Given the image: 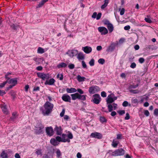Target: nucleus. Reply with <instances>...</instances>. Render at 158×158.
<instances>
[{
	"label": "nucleus",
	"mask_w": 158,
	"mask_h": 158,
	"mask_svg": "<svg viewBox=\"0 0 158 158\" xmlns=\"http://www.w3.org/2000/svg\"><path fill=\"white\" fill-rule=\"evenodd\" d=\"M45 109V111H43L42 113L44 115H48L52 111L54 105L48 101H47L44 105Z\"/></svg>",
	"instance_id": "1"
},
{
	"label": "nucleus",
	"mask_w": 158,
	"mask_h": 158,
	"mask_svg": "<svg viewBox=\"0 0 158 158\" xmlns=\"http://www.w3.org/2000/svg\"><path fill=\"white\" fill-rule=\"evenodd\" d=\"M44 128V126L41 123H40L36 125L35 126V134L37 135L43 134L44 132L43 131Z\"/></svg>",
	"instance_id": "2"
},
{
	"label": "nucleus",
	"mask_w": 158,
	"mask_h": 158,
	"mask_svg": "<svg viewBox=\"0 0 158 158\" xmlns=\"http://www.w3.org/2000/svg\"><path fill=\"white\" fill-rule=\"evenodd\" d=\"M125 154V150L122 148L116 150L111 155L113 156H122Z\"/></svg>",
	"instance_id": "3"
},
{
	"label": "nucleus",
	"mask_w": 158,
	"mask_h": 158,
	"mask_svg": "<svg viewBox=\"0 0 158 158\" xmlns=\"http://www.w3.org/2000/svg\"><path fill=\"white\" fill-rule=\"evenodd\" d=\"M37 75L38 77L41 79L43 81L48 80L50 78L49 74L47 73L39 72L37 73Z\"/></svg>",
	"instance_id": "4"
},
{
	"label": "nucleus",
	"mask_w": 158,
	"mask_h": 158,
	"mask_svg": "<svg viewBox=\"0 0 158 158\" xmlns=\"http://www.w3.org/2000/svg\"><path fill=\"white\" fill-rule=\"evenodd\" d=\"M93 99L91 101L95 104H99L101 100V98L100 95L98 94H96L93 95Z\"/></svg>",
	"instance_id": "5"
},
{
	"label": "nucleus",
	"mask_w": 158,
	"mask_h": 158,
	"mask_svg": "<svg viewBox=\"0 0 158 158\" xmlns=\"http://www.w3.org/2000/svg\"><path fill=\"white\" fill-rule=\"evenodd\" d=\"M100 90L99 87L96 85L92 86L89 88V92L91 94L97 93Z\"/></svg>",
	"instance_id": "6"
},
{
	"label": "nucleus",
	"mask_w": 158,
	"mask_h": 158,
	"mask_svg": "<svg viewBox=\"0 0 158 158\" xmlns=\"http://www.w3.org/2000/svg\"><path fill=\"white\" fill-rule=\"evenodd\" d=\"M66 54L68 55L70 57H73L77 55L78 51L77 50L75 49L69 50L66 53Z\"/></svg>",
	"instance_id": "7"
},
{
	"label": "nucleus",
	"mask_w": 158,
	"mask_h": 158,
	"mask_svg": "<svg viewBox=\"0 0 158 158\" xmlns=\"http://www.w3.org/2000/svg\"><path fill=\"white\" fill-rule=\"evenodd\" d=\"M54 131L56 132L57 135H60L62 133L63 130L61 126H58L56 125L54 129Z\"/></svg>",
	"instance_id": "8"
},
{
	"label": "nucleus",
	"mask_w": 158,
	"mask_h": 158,
	"mask_svg": "<svg viewBox=\"0 0 158 158\" xmlns=\"http://www.w3.org/2000/svg\"><path fill=\"white\" fill-rule=\"evenodd\" d=\"M117 44L118 43H115L114 42L112 43L107 48L106 51L108 52L113 51Z\"/></svg>",
	"instance_id": "9"
},
{
	"label": "nucleus",
	"mask_w": 158,
	"mask_h": 158,
	"mask_svg": "<svg viewBox=\"0 0 158 158\" xmlns=\"http://www.w3.org/2000/svg\"><path fill=\"white\" fill-rule=\"evenodd\" d=\"M46 132L47 135L49 136H52L54 134V130L52 127H46Z\"/></svg>",
	"instance_id": "10"
},
{
	"label": "nucleus",
	"mask_w": 158,
	"mask_h": 158,
	"mask_svg": "<svg viewBox=\"0 0 158 158\" xmlns=\"http://www.w3.org/2000/svg\"><path fill=\"white\" fill-rule=\"evenodd\" d=\"M98 30L102 35H105L108 33V30L104 27H98Z\"/></svg>",
	"instance_id": "11"
},
{
	"label": "nucleus",
	"mask_w": 158,
	"mask_h": 158,
	"mask_svg": "<svg viewBox=\"0 0 158 158\" xmlns=\"http://www.w3.org/2000/svg\"><path fill=\"white\" fill-rule=\"evenodd\" d=\"M90 136L93 138L98 139H101L102 137V135L101 133L97 132L91 133Z\"/></svg>",
	"instance_id": "12"
},
{
	"label": "nucleus",
	"mask_w": 158,
	"mask_h": 158,
	"mask_svg": "<svg viewBox=\"0 0 158 158\" xmlns=\"http://www.w3.org/2000/svg\"><path fill=\"white\" fill-rule=\"evenodd\" d=\"M117 105L116 103H113L112 105L109 104L107 106L109 112H111L113 110V108L114 110H115L117 108Z\"/></svg>",
	"instance_id": "13"
},
{
	"label": "nucleus",
	"mask_w": 158,
	"mask_h": 158,
	"mask_svg": "<svg viewBox=\"0 0 158 158\" xmlns=\"http://www.w3.org/2000/svg\"><path fill=\"white\" fill-rule=\"evenodd\" d=\"M61 98L64 101L71 102V98L69 95L64 94L62 95Z\"/></svg>",
	"instance_id": "14"
},
{
	"label": "nucleus",
	"mask_w": 158,
	"mask_h": 158,
	"mask_svg": "<svg viewBox=\"0 0 158 158\" xmlns=\"http://www.w3.org/2000/svg\"><path fill=\"white\" fill-rule=\"evenodd\" d=\"M82 49L85 53L87 54L90 53L92 51V48L88 46L83 47Z\"/></svg>",
	"instance_id": "15"
},
{
	"label": "nucleus",
	"mask_w": 158,
	"mask_h": 158,
	"mask_svg": "<svg viewBox=\"0 0 158 158\" xmlns=\"http://www.w3.org/2000/svg\"><path fill=\"white\" fill-rule=\"evenodd\" d=\"M55 80L53 78H51L49 81L47 80L46 81L44 82V84L45 85H53Z\"/></svg>",
	"instance_id": "16"
},
{
	"label": "nucleus",
	"mask_w": 158,
	"mask_h": 158,
	"mask_svg": "<svg viewBox=\"0 0 158 158\" xmlns=\"http://www.w3.org/2000/svg\"><path fill=\"white\" fill-rule=\"evenodd\" d=\"M9 84H12L15 86L17 84V80L16 78L10 79L8 82Z\"/></svg>",
	"instance_id": "17"
},
{
	"label": "nucleus",
	"mask_w": 158,
	"mask_h": 158,
	"mask_svg": "<svg viewBox=\"0 0 158 158\" xmlns=\"http://www.w3.org/2000/svg\"><path fill=\"white\" fill-rule=\"evenodd\" d=\"M18 117L17 113L16 112H13L12 114V116L10 118V121H14Z\"/></svg>",
	"instance_id": "18"
},
{
	"label": "nucleus",
	"mask_w": 158,
	"mask_h": 158,
	"mask_svg": "<svg viewBox=\"0 0 158 158\" xmlns=\"http://www.w3.org/2000/svg\"><path fill=\"white\" fill-rule=\"evenodd\" d=\"M79 94L77 93H75L74 94H72L71 95L72 97V99L73 100H74L77 99H79Z\"/></svg>",
	"instance_id": "19"
},
{
	"label": "nucleus",
	"mask_w": 158,
	"mask_h": 158,
	"mask_svg": "<svg viewBox=\"0 0 158 158\" xmlns=\"http://www.w3.org/2000/svg\"><path fill=\"white\" fill-rule=\"evenodd\" d=\"M110 95H109L107 98V99L106 100L107 104H111L114 101V100L112 98L110 97Z\"/></svg>",
	"instance_id": "20"
},
{
	"label": "nucleus",
	"mask_w": 158,
	"mask_h": 158,
	"mask_svg": "<svg viewBox=\"0 0 158 158\" xmlns=\"http://www.w3.org/2000/svg\"><path fill=\"white\" fill-rule=\"evenodd\" d=\"M66 90L68 93H74L77 92V89L73 88H68L66 89Z\"/></svg>",
	"instance_id": "21"
},
{
	"label": "nucleus",
	"mask_w": 158,
	"mask_h": 158,
	"mask_svg": "<svg viewBox=\"0 0 158 158\" xmlns=\"http://www.w3.org/2000/svg\"><path fill=\"white\" fill-rule=\"evenodd\" d=\"M51 143L54 146L57 145L58 144V142L55 139H52L50 140Z\"/></svg>",
	"instance_id": "22"
},
{
	"label": "nucleus",
	"mask_w": 158,
	"mask_h": 158,
	"mask_svg": "<svg viewBox=\"0 0 158 158\" xmlns=\"http://www.w3.org/2000/svg\"><path fill=\"white\" fill-rule=\"evenodd\" d=\"M107 27L110 33H111L113 31L114 27L112 24L111 23L107 26Z\"/></svg>",
	"instance_id": "23"
},
{
	"label": "nucleus",
	"mask_w": 158,
	"mask_h": 158,
	"mask_svg": "<svg viewBox=\"0 0 158 158\" xmlns=\"http://www.w3.org/2000/svg\"><path fill=\"white\" fill-rule=\"evenodd\" d=\"M67 66V64L64 62H62L59 63L57 66V67L60 69L61 68H65Z\"/></svg>",
	"instance_id": "24"
},
{
	"label": "nucleus",
	"mask_w": 158,
	"mask_h": 158,
	"mask_svg": "<svg viewBox=\"0 0 158 158\" xmlns=\"http://www.w3.org/2000/svg\"><path fill=\"white\" fill-rule=\"evenodd\" d=\"M48 0H42L41 2L39 3L38 6H37V8H40L46 2H48Z\"/></svg>",
	"instance_id": "25"
},
{
	"label": "nucleus",
	"mask_w": 158,
	"mask_h": 158,
	"mask_svg": "<svg viewBox=\"0 0 158 158\" xmlns=\"http://www.w3.org/2000/svg\"><path fill=\"white\" fill-rule=\"evenodd\" d=\"M0 156L2 158H8V155L4 151H2L0 154Z\"/></svg>",
	"instance_id": "26"
},
{
	"label": "nucleus",
	"mask_w": 158,
	"mask_h": 158,
	"mask_svg": "<svg viewBox=\"0 0 158 158\" xmlns=\"http://www.w3.org/2000/svg\"><path fill=\"white\" fill-rule=\"evenodd\" d=\"M119 143V141L118 140H115L114 139L112 141V145L114 148H116Z\"/></svg>",
	"instance_id": "27"
},
{
	"label": "nucleus",
	"mask_w": 158,
	"mask_h": 158,
	"mask_svg": "<svg viewBox=\"0 0 158 158\" xmlns=\"http://www.w3.org/2000/svg\"><path fill=\"white\" fill-rule=\"evenodd\" d=\"M104 2V4L101 6V8L102 9H104L107 6L109 2V0H105Z\"/></svg>",
	"instance_id": "28"
},
{
	"label": "nucleus",
	"mask_w": 158,
	"mask_h": 158,
	"mask_svg": "<svg viewBox=\"0 0 158 158\" xmlns=\"http://www.w3.org/2000/svg\"><path fill=\"white\" fill-rule=\"evenodd\" d=\"M77 56V58L79 60H83L84 58V56L82 52H80L78 53Z\"/></svg>",
	"instance_id": "29"
},
{
	"label": "nucleus",
	"mask_w": 158,
	"mask_h": 158,
	"mask_svg": "<svg viewBox=\"0 0 158 158\" xmlns=\"http://www.w3.org/2000/svg\"><path fill=\"white\" fill-rule=\"evenodd\" d=\"M85 78L84 77H82L78 75L77 76V80L79 82H82L85 81Z\"/></svg>",
	"instance_id": "30"
},
{
	"label": "nucleus",
	"mask_w": 158,
	"mask_h": 158,
	"mask_svg": "<svg viewBox=\"0 0 158 158\" xmlns=\"http://www.w3.org/2000/svg\"><path fill=\"white\" fill-rule=\"evenodd\" d=\"M18 25H16L13 23L10 25V27L11 28L15 31L17 30V28H18Z\"/></svg>",
	"instance_id": "31"
},
{
	"label": "nucleus",
	"mask_w": 158,
	"mask_h": 158,
	"mask_svg": "<svg viewBox=\"0 0 158 158\" xmlns=\"http://www.w3.org/2000/svg\"><path fill=\"white\" fill-rule=\"evenodd\" d=\"M45 52L44 50L42 48L39 47L37 49V52L39 53L42 54Z\"/></svg>",
	"instance_id": "32"
},
{
	"label": "nucleus",
	"mask_w": 158,
	"mask_h": 158,
	"mask_svg": "<svg viewBox=\"0 0 158 158\" xmlns=\"http://www.w3.org/2000/svg\"><path fill=\"white\" fill-rule=\"evenodd\" d=\"M2 110L3 113L6 114H7L8 113V110L6 107L5 106H3L2 107Z\"/></svg>",
	"instance_id": "33"
},
{
	"label": "nucleus",
	"mask_w": 158,
	"mask_h": 158,
	"mask_svg": "<svg viewBox=\"0 0 158 158\" xmlns=\"http://www.w3.org/2000/svg\"><path fill=\"white\" fill-rule=\"evenodd\" d=\"M100 121L102 123H103L104 122L106 123L107 122L106 118L105 117L103 116L100 117Z\"/></svg>",
	"instance_id": "34"
},
{
	"label": "nucleus",
	"mask_w": 158,
	"mask_h": 158,
	"mask_svg": "<svg viewBox=\"0 0 158 158\" xmlns=\"http://www.w3.org/2000/svg\"><path fill=\"white\" fill-rule=\"evenodd\" d=\"M86 96L85 95H81L79 94V99L85 101L86 100Z\"/></svg>",
	"instance_id": "35"
},
{
	"label": "nucleus",
	"mask_w": 158,
	"mask_h": 158,
	"mask_svg": "<svg viewBox=\"0 0 158 158\" xmlns=\"http://www.w3.org/2000/svg\"><path fill=\"white\" fill-rule=\"evenodd\" d=\"M131 102L134 104H138L139 102L136 98H132L131 100Z\"/></svg>",
	"instance_id": "36"
},
{
	"label": "nucleus",
	"mask_w": 158,
	"mask_h": 158,
	"mask_svg": "<svg viewBox=\"0 0 158 158\" xmlns=\"http://www.w3.org/2000/svg\"><path fill=\"white\" fill-rule=\"evenodd\" d=\"M56 157L57 158H59L61 155V152L59 149L57 150L56 152Z\"/></svg>",
	"instance_id": "37"
},
{
	"label": "nucleus",
	"mask_w": 158,
	"mask_h": 158,
	"mask_svg": "<svg viewBox=\"0 0 158 158\" xmlns=\"http://www.w3.org/2000/svg\"><path fill=\"white\" fill-rule=\"evenodd\" d=\"M56 77L57 78H59L60 80L61 81L63 79V75L62 74H58Z\"/></svg>",
	"instance_id": "38"
},
{
	"label": "nucleus",
	"mask_w": 158,
	"mask_h": 158,
	"mask_svg": "<svg viewBox=\"0 0 158 158\" xmlns=\"http://www.w3.org/2000/svg\"><path fill=\"white\" fill-rule=\"evenodd\" d=\"M122 105L124 107H126L128 105L130 106H131V104H129L128 105V102L127 101H124L122 104Z\"/></svg>",
	"instance_id": "39"
},
{
	"label": "nucleus",
	"mask_w": 158,
	"mask_h": 158,
	"mask_svg": "<svg viewBox=\"0 0 158 158\" xmlns=\"http://www.w3.org/2000/svg\"><path fill=\"white\" fill-rule=\"evenodd\" d=\"M98 61L99 64H103L105 63V60L104 59L100 58L98 60Z\"/></svg>",
	"instance_id": "40"
},
{
	"label": "nucleus",
	"mask_w": 158,
	"mask_h": 158,
	"mask_svg": "<svg viewBox=\"0 0 158 158\" xmlns=\"http://www.w3.org/2000/svg\"><path fill=\"white\" fill-rule=\"evenodd\" d=\"M94 60L93 59L91 60L89 62V64L90 66H93L94 65Z\"/></svg>",
	"instance_id": "41"
},
{
	"label": "nucleus",
	"mask_w": 158,
	"mask_h": 158,
	"mask_svg": "<svg viewBox=\"0 0 158 158\" xmlns=\"http://www.w3.org/2000/svg\"><path fill=\"white\" fill-rule=\"evenodd\" d=\"M35 153L37 155H42V150L41 149H37Z\"/></svg>",
	"instance_id": "42"
},
{
	"label": "nucleus",
	"mask_w": 158,
	"mask_h": 158,
	"mask_svg": "<svg viewBox=\"0 0 158 158\" xmlns=\"http://www.w3.org/2000/svg\"><path fill=\"white\" fill-rule=\"evenodd\" d=\"M6 83H7V81H4L2 83H0V89H2L4 87Z\"/></svg>",
	"instance_id": "43"
},
{
	"label": "nucleus",
	"mask_w": 158,
	"mask_h": 158,
	"mask_svg": "<svg viewBox=\"0 0 158 158\" xmlns=\"http://www.w3.org/2000/svg\"><path fill=\"white\" fill-rule=\"evenodd\" d=\"M103 23L105 25H106L108 26L109 24H110V23L109 21L107 19H106L103 21Z\"/></svg>",
	"instance_id": "44"
},
{
	"label": "nucleus",
	"mask_w": 158,
	"mask_h": 158,
	"mask_svg": "<svg viewBox=\"0 0 158 158\" xmlns=\"http://www.w3.org/2000/svg\"><path fill=\"white\" fill-rule=\"evenodd\" d=\"M145 21L147 23H151L152 22L151 20L148 18H145L144 19Z\"/></svg>",
	"instance_id": "45"
},
{
	"label": "nucleus",
	"mask_w": 158,
	"mask_h": 158,
	"mask_svg": "<svg viewBox=\"0 0 158 158\" xmlns=\"http://www.w3.org/2000/svg\"><path fill=\"white\" fill-rule=\"evenodd\" d=\"M67 137L69 139H72L73 138V136L71 133L69 132V134L67 135Z\"/></svg>",
	"instance_id": "46"
},
{
	"label": "nucleus",
	"mask_w": 158,
	"mask_h": 158,
	"mask_svg": "<svg viewBox=\"0 0 158 158\" xmlns=\"http://www.w3.org/2000/svg\"><path fill=\"white\" fill-rule=\"evenodd\" d=\"M145 61V60L144 58L143 57H140L139 59V62L141 63H143Z\"/></svg>",
	"instance_id": "47"
},
{
	"label": "nucleus",
	"mask_w": 158,
	"mask_h": 158,
	"mask_svg": "<svg viewBox=\"0 0 158 158\" xmlns=\"http://www.w3.org/2000/svg\"><path fill=\"white\" fill-rule=\"evenodd\" d=\"M65 112V110L64 108L62 109L61 112L60 114V116L61 117H62L64 116Z\"/></svg>",
	"instance_id": "48"
},
{
	"label": "nucleus",
	"mask_w": 158,
	"mask_h": 158,
	"mask_svg": "<svg viewBox=\"0 0 158 158\" xmlns=\"http://www.w3.org/2000/svg\"><path fill=\"white\" fill-rule=\"evenodd\" d=\"M130 92L134 94H138L139 93V91L138 90H130Z\"/></svg>",
	"instance_id": "49"
},
{
	"label": "nucleus",
	"mask_w": 158,
	"mask_h": 158,
	"mask_svg": "<svg viewBox=\"0 0 158 158\" xmlns=\"http://www.w3.org/2000/svg\"><path fill=\"white\" fill-rule=\"evenodd\" d=\"M75 65L73 64H71L68 65V67L70 69H73L74 68Z\"/></svg>",
	"instance_id": "50"
},
{
	"label": "nucleus",
	"mask_w": 158,
	"mask_h": 158,
	"mask_svg": "<svg viewBox=\"0 0 158 158\" xmlns=\"http://www.w3.org/2000/svg\"><path fill=\"white\" fill-rule=\"evenodd\" d=\"M101 96L103 98H105L106 96V94L105 91H102L101 93Z\"/></svg>",
	"instance_id": "51"
},
{
	"label": "nucleus",
	"mask_w": 158,
	"mask_h": 158,
	"mask_svg": "<svg viewBox=\"0 0 158 158\" xmlns=\"http://www.w3.org/2000/svg\"><path fill=\"white\" fill-rule=\"evenodd\" d=\"M154 114L156 116H158V109L156 108L154 110Z\"/></svg>",
	"instance_id": "52"
},
{
	"label": "nucleus",
	"mask_w": 158,
	"mask_h": 158,
	"mask_svg": "<svg viewBox=\"0 0 158 158\" xmlns=\"http://www.w3.org/2000/svg\"><path fill=\"white\" fill-rule=\"evenodd\" d=\"M118 112L120 115H122L125 113V111L124 110H119Z\"/></svg>",
	"instance_id": "53"
},
{
	"label": "nucleus",
	"mask_w": 158,
	"mask_h": 158,
	"mask_svg": "<svg viewBox=\"0 0 158 158\" xmlns=\"http://www.w3.org/2000/svg\"><path fill=\"white\" fill-rule=\"evenodd\" d=\"M102 15V13H99L98 14H97V15L96 17V19L99 20L101 18V16Z\"/></svg>",
	"instance_id": "54"
},
{
	"label": "nucleus",
	"mask_w": 158,
	"mask_h": 158,
	"mask_svg": "<svg viewBox=\"0 0 158 158\" xmlns=\"http://www.w3.org/2000/svg\"><path fill=\"white\" fill-rule=\"evenodd\" d=\"M136 64L135 62H133L131 64L130 66L131 68L134 69L136 67Z\"/></svg>",
	"instance_id": "55"
},
{
	"label": "nucleus",
	"mask_w": 158,
	"mask_h": 158,
	"mask_svg": "<svg viewBox=\"0 0 158 158\" xmlns=\"http://www.w3.org/2000/svg\"><path fill=\"white\" fill-rule=\"evenodd\" d=\"M77 91L80 94H82L84 93V92L80 89H78L77 90Z\"/></svg>",
	"instance_id": "56"
},
{
	"label": "nucleus",
	"mask_w": 158,
	"mask_h": 158,
	"mask_svg": "<svg viewBox=\"0 0 158 158\" xmlns=\"http://www.w3.org/2000/svg\"><path fill=\"white\" fill-rule=\"evenodd\" d=\"M81 63H82V67L84 68H86V67H87L86 64L85 62L84 61H83V60L81 62Z\"/></svg>",
	"instance_id": "57"
},
{
	"label": "nucleus",
	"mask_w": 158,
	"mask_h": 158,
	"mask_svg": "<svg viewBox=\"0 0 158 158\" xmlns=\"http://www.w3.org/2000/svg\"><path fill=\"white\" fill-rule=\"evenodd\" d=\"M40 87L39 86L34 87L33 91H40Z\"/></svg>",
	"instance_id": "58"
},
{
	"label": "nucleus",
	"mask_w": 158,
	"mask_h": 158,
	"mask_svg": "<svg viewBox=\"0 0 158 158\" xmlns=\"http://www.w3.org/2000/svg\"><path fill=\"white\" fill-rule=\"evenodd\" d=\"M61 139H62L59 136H57L56 137V140L57 141H58L59 142H60L61 141Z\"/></svg>",
	"instance_id": "59"
},
{
	"label": "nucleus",
	"mask_w": 158,
	"mask_h": 158,
	"mask_svg": "<svg viewBox=\"0 0 158 158\" xmlns=\"http://www.w3.org/2000/svg\"><path fill=\"white\" fill-rule=\"evenodd\" d=\"M144 114L146 116H148L149 115V113L148 110H144Z\"/></svg>",
	"instance_id": "60"
},
{
	"label": "nucleus",
	"mask_w": 158,
	"mask_h": 158,
	"mask_svg": "<svg viewBox=\"0 0 158 158\" xmlns=\"http://www.w3.org/2000/svg\"><path fill=\"white\" fill-rule=\"evenodd\" d=\"M130 118V116L128 113H127L126 114V116L125 117V120H128Z\"/></svg>",
	"instance_id": "61"
},
{
	"label": "nucleus",
	"mask_w": 158,
	"mask_h": 158,
	"mask_svg": "<svg viewBox=\"0 0 158 158\" xmlns=\"http://www.w3.org/2000/svg\"><path fill=\"white\" fill-rule=\"evenodd\" d=\"M131 28L130 26L129 25H127L124 27V29L125 30H128Z\"/></svg>",
	"instance_id": "62"
},
{
	"label": "nucleus",
	"mask_w": 158,
	"mask_h": 158,
	"mask_svg": "<svg viewBox=\"0 0 158 158\" xmlns=\"http://www.w3.org/2000/svg\"><path fill=\"white\" fill-rule=\"evenodd\" d=\"M97 15V13L95 12H94L93 13V14L92 16V17L93 18L95 19L96 18Z\"/></svg>",
	"instance_id": "63"
},
{
	"label": "nucleus",
	"mask_w": 158,
	"mask_h": 158,
	"mask_svg": "<svg viewBox=\"0 0 158 158\" xmlns=\"http://www.w3.org/2000/svg\"><path fill=\"white\" fill-rule=\"evenodd\" d=\"M125 12V9L124 8H122L120 12V15H123Z\"/></svg>",
	"instance_id": "64"
}]
</instances>
